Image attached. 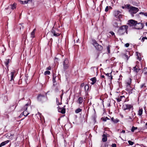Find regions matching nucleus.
<instances>
[{
  "instance_id": "nucleus-1",
  "label": "nucleus",
  "mask_w": 147,
  "mask_h": 147,
  "mask_svg": "<svg viewBox=\"0 0 147 147\" xmlns=\"http://www.w3.org/2000/svg\"><path fill=\"white\" fill-rule=\"evenodd\" d=\"M128 28V26L127 25H124L121 26L118 31V34L119 35H122L125 32L127 34V29Z\"/></svg>"
},
{
  "instance_id": "nucleus-2",
  "label": "nucleus",
  "mask_w": 147,
  "mask_h": 147,
  "mask_svg": "<svg viewBox=\"0 0 147 147\" xmlns=\"http://www.w3.org/2000/svg\"><path fill=\"white\" fill-rule=\"evenodd\" d=\"M50 32L53 34V36L56 37H58L61 34L60 31L57 29L54 28V27H53Z\"/></svg>"
},
{
  "instance_id": "nucleus-3",
  "label": "nucleus",
  "mask_w": 147,
  "mask_h": 147,
  "mask_svg": "<svg viewBox=\"0 0 147 147\" xmlns=\"http://www.w3.org/2000/svg\"><path fill=\"white\" fill-rule=\"evenodd\" d=\"M139 11V9L138 8L133 6H130L129 10V11L131 16H134V15L136 14Z\"/></svg>"
},
{
  "instance_id": "nucleus-4",
  "label": "nucleus",
  "mask_w": 147,
  "mask_h": 147,
  "mask_svg": "<svg viewBox=\"0 0 147 147\" xmlns=\"http://www.w3.org/2000/svg\"><path fill=\"white\" fill-rule=\"evenodd\" d=\"M131 80V79H130ZM131 80H130V82H127V83L126 88V90L127 91L128 93L131 94L133 93V88H131L130 86V84L131 83Z\"/></svg>"
},
{
  "instance_id": "nucleus-5",
  "label": "nucleus",
  "mask_w": 147,
  "mask_h": 147,
  "mask_svg": "<svg viewBox=\"0 0 147 147\" xmlns=\"http://www.w3.org/2000/svg\"><path fill=\"white\" fill-rule=\"evenodd\" d=\"M121 11L118 10H115L113 12V14L116 17H118L119 19L121 18L122 16V15L121 14Z\"/></svg>"
},
{
  "instance_id": "nucleus-6",
  "label": "nucleus",
  "mask_w": 147,
  "mask_h": 147,
  "mask_svg": "<svg viewBox=\"0 0 147 147\" xmlns=\"http://www.w3.org/2000/svg\"><path fill=\"white\" fill-rule=\"evenodd\" d=\"M69 66V64L68 60L67 58H66L63 63V68L65 69H66L68 68Z\"/></svg>"
},
{
  "instance_id": "nucleus-7",
  "label": "nucleus",
  "mask_w": 147,
  "mask_h": 147,
  "mask_svg": "<svg viewBox=\"0 0 147 147\" xmlns=\"http://www.w3.org/2000/svg\"><path fill=\"white\" fill-rule=\"evenodd\" d=\"M137 24V21L133 20H130L128 21V24L130 26H135Z\"/></svg>"
},
{
  "instance_id": "nucleus-8",
  "label": "nucleus",
  "mask_w": 147,
  "mask_h": 147,
  "mask_svg": "<svg viewBox=\"0 0 147 147\" xmlns=\"http://www.w3.org/2000/svg\"><path fill=\"white\" fill-rule=\"evenodd\" d=\"M135 28L137 29H141L144 27V25L142 23L137 22V24L135 26Z\"/></svg>"
},
{
  "instance_id": "nucleus-9",
  "label": "nucleus",
  "mask_w": 147,
  "mask_h": 147,
  "mask_svg": "<svg viewBox=\"0 0 147 147\" xmlns=\"http://www.w3.org/2000/svg\"><path fill=\"white\" fill-rule=\"evenodd\" d=\"M133 106L131 105L126 104L123 106V109L124 110H130Z\"/></svg>"
},
{
  "instance_id": "nucleus-10",
  "label": "nucleus",
  "mask_w": 147,
  "mask_h": 147,
  "mask_svg": "<svg viewBox=\"0 0 147 147\" xmlns=\"http://www.w3.org/2000/svg\"><path fill=\"white\" fill-rule=\"evenodd\" d=\"M109 135L108 134H104L102 136V140L103 142H105L107 140V137Z\"/></svg>"
},
{
  "instance_id": "nucleus-11",
  "label": "nucleus",
  "mask_w": 147,
  "mask_h": 147,
  "mask_svg": "<svg viewBox=\"0 0 147 147\" xmlns=\"http://www.w3.org/2000/svg\"><path fill=\"white\" fill-rule=\"evenodd\" d=\"M15 74V70H13L12 72L11 73V81L13 80L14 78L16 75Z\"/></svg>"
},
{
  "instance_id": "nucleus-12",
  "label": "nucleus",
  "mask_w": 147,
  "mask_h": 147,
  "mask_svg": "<svg viewBox=\"0 0 147 147\" xmlns=\"http://www.w3.org/2000/svg\"><path fill=\"white\" fill-rule=\"evenodd\" d=\"M58 111L59 112H60L62 114H64L65 113V108H60L59 107H58Z\"/></svg>"
},
{
  "instance_id": "nucleus-13",
  "label": "nucleus",
  "mask_w": 147,
  "mask_h": 147,
  "mask_svg": "<svg viewBox=\"0 0 147 147\" xmlns=\"http://www.w3.org/2000/svg\"><path fill=\"white\" fill-rule=\"evenodd\" d=\"M123 98H125L124 96H120L119 97H118V98H116V99L117 100V102H119Z\"/></svg>"
},
{
  "instance_id": "nucleus-14",
  "label": "nucleus",
  "mask_w": 147,
  "mask_h": 147,
  "mask_svg": "<svg viewBox=\"0 0 147 147\" xmlns=\"http://www.w3.org/2000/svg\"><path fill=\"white\" fill-rule=\"evenodd\" d=\"M83 101V99L82 97H80L77 100V102L79 104L82 103Z\"/></svg>"
},
{
  "instance_id": "nucleus-15",
  "label": "nucleus",
  "mask_w": 147,
  "mask_h": 147,
  "mask_svg": "<svg viewBox=\"0 0 147 147\" xmlns=\"http://www.w3.org/2000/svg\"><path fill=\"white\" fill-rule=\"evenodd\" d=\"M90 80L92 82L91 83V84L92 85L94 84L96 82V79L95 77L91 78Z\"/></svg>"
},
{
  "instance_id": "nucleus-16",
  "label": "nucleus",
  "mask_w": 147,
  "mask_h": 147,
  "mask_svg": "<svg viewBox=\"0 0 147 147\" xmlns=\"http://www.w3.org/2000/svg\"><path fill=\"white\" fill-rule=\"evenodd\" d=\"M9 142V141L8 140L5 141L4 142H3L0 144V147H1L2 146L5 145L6 144L8 143Z\"/></svg>"
},
{
  "instance_id": "nucleus-17",
  "label": "nucleus",
  "mask_w": 147,
  "mask_h": 147,
  "mask_svg": "<svg viewBox=\"0 0 147 147\" xmlns=\"http://www.w3.org/2000/svg\"><path fill=\"white\" fill-rule=\"evenodd\" d=\"M10 8H11L12 9H14L16 8V4L14 3L13 4L10 5Z\"/></svg>"
},
{
  "instance_id": "nucleus-18",
  "label": "nucleus",
  "mask_w": 147,
  "mask_h": 147,
  "mask_svg": "<svg viewBox=\"0 0 147 147\" xmlns=\"http://www.w3.org/2000/svg\"><path fill=\"white\" fill-rule=\"evenodd\" d=\"M9 61L10 59H7L5 61V64L7 67H8V64L9 62Z\"/></svg>"
},
{
  "instance_id": "nucleus-19",
  "label": "nucleus",
  "mask_w": 147,
  "mask_h": 147,
  "mask_svg": "<svg viewBox=\"0 0 147 147\" xmlns=\"http://www.w3.org/2000/svg\"><path fill=\"white\" fill-rule=\"evenodd\" d=\"M129 53V52L127 51L125 54V57L127 60L129 59V57L130 56Z\"/></svg>"
},
{
  "instance_id": "nucleus-20",
  "label": "nucleus",
  "mask_w": 147,
  "mask_h": 147,
  "mask_svg": "<svg viewBox=\"0 0 147 147\" xmlns=\"http://www.w3.org/2000/svg\"><path fill=\"white\" fill-rule=\"evenodd\" d=\"M84 91L86 92H87L89 89L88 86L87 84L85 85L84 87Z\"/></svg>"
},
{
  "instance_id": "nucleus-21",
  "label": "nucleus",
  "mask_w": 147,
  "mask_h": 147,
  "mask_svg": "<svg viewBox=\"0 0 147 147\" xmlns=\"http://www.w3.org/2000/svg\"><path fill=\"white\" fill-rule=\"evenodd\" d=\"M134 71L136 72H138L140 70V69L138 67V66L136 65L134 67Z\"/></svg>"
},
{
  "instance_id": "nucleus-22",
  "label": "nucleus",
  "mask_w": 147,
  "mask_h": 147,
  "mask_svg": "<svg viewBox=\"0 0 147 147\" xmlns=\"http://www.w3.org/2000/svg\"><path fill=\"white\" fill-rule=\"evenodd\" d=\"M111 120L115 123H117V122H119V120H118L117 119H114L113 117H112L111 118Z\"/></svg>"
},
{
  "instance_id": "nucleus-23",
  "label": "nucleus",
  "mask_w": 147,
  "mask_h": 147,
  "mask_svg": "<svg viewBox=\"0 0 147 147\" xmlns=\"http://www.w3.org/2000/svg\"><path fill=\"white\" fill-rule=\"evenodd\" d=\"M96 48L98 50L100 51L102 50V49L103 47H102L100 45H98L97 47Z\"/></svg>"
},
{
  "instance_id": "nucleus-24",
  "label": "nucleus",
  "mask_w": 147,
  "mask_h": 147,
  "mask_svg": "<svg viewBox=\"0 0 147 147\" xmlns=\"http://www.w3.org/2000/svg\"><path fill=\"white\" fill-rule=\"evenodd\" d=\"M35 30L36 29H34L33 31H32V32L31 33V37H32V38H33L35 37L34 34L35 32Z\"/></svg>"
},
{
  "instance_id": "nucleus-25",
  "label": "nucleus",
  "mask_w": 147,
  "mask_h": 147,
  "mask_svg": "<svg viewBox=\"0 0 147 147\" xmlns=\"http://www.w3.org/2000/svg\"><path fill=\"white\" fill-rule=\"evenodd\" d=\"M44 96L42 95H39L37 98H38V100H39V101H40L41 100V99L44 98Z\"/></svg>"
},
{
  "instance_id": "nucleus-26",
  "label": "nucleus",
  "mask_w": 147,
  "mask_h": 147,
  "mask_svg": "<svg viewBox=\"0 0 147 147\" xmlns=\"http://www.w3.org/2000/svg\"><path fill=\"white\" fill-rule=\"evenodd\" d=\"M143 109H140L138 111V115L141 116L142 114Z\"/></svg>"
},
{
  "instance_id": "nucleus-27",
  "label": "nucleus",
  "mask_w": 147,
  "mask_h": 147,
  "mask_svg": "<svg viewBox=\"0 0 147 147\" xmlns=\"http://www.w3.org/2000/svg\"><path fill=\"white\" fill-rule=\"evenodd\" d=\"M29 114V113L27 112V111H24L22 113V115H24V116L26 117Z\"/></svg>"
},
{
  "instance_id": "nucleus-28",
  "label": "nucleus",
  "mask_w": 147,
  "mask_h": 147,
  "mask_svg": "<svg viewBox=\"0 0 147 147\" xmlns=\"http://www.w3.org/2000/svg\"><path fill=\"white\" fill-rule=\"evenodd\" d=\"M28 105V104H26L25 105L24 107L22 108V110H24V111H27V107Z\"/></svg>"
},
{
  "instance_id": "nucleus-29",
  "label": "nucleus",
  "mask_w": 147,
  "mask_h": 147,
  "mask_svg": "<svg viewBox=\"0 0 147 147\" xmlns=\"http://www.w3.org/2000/svg\"><path fill=\"white\" fill-rule=\"evenodd\" d=\"M92 44L94 46L95 48H96V47H97L98 45L96 42L95 40L93 41Z\"/></svg>"
},
{
  "instance_id": "nucleus-30",
  "label": "nucleus",
  "mask_w": 147,
  "mask_h": 147,
  "mask_svg": "<svg viewBox=\"0 0 147 147\" xmlns=\"http://www.w3.org/2000/svg\"><path fill=\"white\" fill-rule=\"evenodd\" d=\"M29 1H28V0H27V1L24 0V1H20V2L21 4H25L27 3Z\"/></svg>"
},
{
  "instance_id": "nucleus-31",
  "label": "nucleus",
  "mask_w": 147,
  "mask_h": 147,
  "mask_svg": "<svg viewBox=\"0 0 147 147\" xmlns=\"http://www.w3.org/2000/svg\"><path fill=\"white\" fill-rule=\"evenodd\" d=\"M110 47L111 46L109 45L107 47V50L109 54L110 53Z\"/></svg>"
},
{
  "instance_id": "nucleus-32",
  "label": "nucleus",
  "mask_w": 147,
  "mask_h": 147,
  "mask_svg": "<svg viewBox=\"0 0 147 147\" xmlns=\"http://www.w3.org/2000/svg\"><path fill=\"white\" fill-rule=\"evenodd\" d=\"M105 75L108 76L109 77H110L111 79V80L112 79V77L111 76V73H107L105 74Z\"/></svg>"
},
{
  "instance_id": "nucleus-33",
  "label": "nucleus",
  "mask_w": 147,
  "mask_h": 147,
  "mask_svg": "<svg viewBox=\"0 0 147 147\" xmlns=\"http://www.w3.org/2000/svg\"><path fill=\"white\" fill-rule=\"evenodd\" d=\"M82 110L80 108H78L76 110L75 112L76 113H78L81 112Z\"/></svg>"
},
{
  "instance_id": "nucleus-34",
  "label": "nucleus",
  "mask_w": 147,
  "mask_h": 147,
  "mask_svg": "<svg viewBox=\"0 0 147 147\" xmlns=\"http://www.w3.org/2000/svg\"><path fill=\"white\" fill-rule=\"evenodd\" d=\"M137 129V127H134V126H133L131 129V131L132 132L134 131V130H136Z\"/></svg>"
},
{
  "instance_id": "nucleus-35",
  "label": "nucleus",
  "mask_w": 147,
  "mask_h": 147,
  "mask_svg": "<svg viewBox=\"0 0 147 147\" xmlns=\"http://www.w3.org/2000/svg\"><path fill=\"white\" fill-rule=\"evenodd\" d=\"M50 74V72L49 71H45L44 73V74L45 75H49Z\"/></svg>"
},
{
  "instance_id": "nucleus-36",
  "label": "nucleus",
  "mask_w": 147,
  "mask_h": 147,
  "mask_svg": "<svg viewBox=\"0 0 147 147\" xmlns=\"http://www.w3.org/2000/svg\"><path fill=\"white\" fill-rule=\"evenodd\" d=\"M118 22H115L113 24V26L115 27H117L118 26Z\"/></svg>"
},
{
  "instance_id": "nucleus-37",
  "label": "nucleus",
  "mask_w": 147,
  "mask_h": 147,
  "mask_svg": "<svg viewBox=\"0 0 147 147\" xmlns=\"http://www.w3.org/2000/svg\"><path fill=\"white\" fill-rule=\"evenodd\" d=\"M56 100L57 103L58 105H60L61 104V103H60L59 102V99L58 98H56Z\"/></svg>"
},
{
  "instance_id": "nucleus-38",
  "label": "nucleus",
  "mask_w": 147,
  "mask_h": 147,
  "mask_svg": "<svg viewBox=\"0 0 147 147\" xmlns=\"http://www.w3.org/2000/svg\"><path fill=\"white\" fill-rule=\"evenodd\" d=\"M139 14H142L143 15H144V16L147 17V13L146 12V13H144V12H140Z\"/></svg>"
},
{
  "instance_id": "nucleus-39",
  "label": "nucleus",
  "mask_w": 147,
  "mask_h": 147,
  "mask_svg": "<svg viewBox=\"0 0 147 147\" xmlns=\"http://www.w3.org/2000/svg\"><path fill=\"white\" fill-rule=\"evenodd\" d=\"M109 119L107 117L103 118L102 120L104 121H106L107 120H109Z\"/></svg>"
},
{
  "instance_id": "nucleus-40",
  "label": "nucleus",
  "mask_w": 147,
  "mask_h": 147,
  "mask_svg": "<svg viewBox=\"0 0 147 147\" xmlns=\"http://www.w3.org/2000/svg\"><path fill=\"white\" fill-rule=\"evenodd\" d=\"M128 142L129 143V145H133L134 144V143L133 142H132L130 140H129L128 141Z\"/></svg>"
},
{
  "instance_id": "nucleus-41",
  "label": "nucleus",
  "mask_w": 147,
  "mask_h": 147,
  "mask_svg": "<svg viewBox=\"0 0 147 147\" xmlns=\"http://www.w3.org/2000/svg\"><path fill=\"white\" fill-rule=\"evenodd\" d=\"M85 86V85L84 83H82V84H81L80 85V89H81V88H82L84 86V87Z\"/></svg>"
},
{
  "instance_id": "nucleus-42",
  "label": "nucleus",
  "mask_w": 147,
  "mask_h": 147,
  "mask_svg": "<svg viewBox=\"0 0 147 147\" xmlns=\"http://www.w3.org/2000/svg\"><path fill=\"white\" fill-rule=\"evenodd\" d=\"M109 10V7L108 6H107L106 7L105 9V12H107Z\"/></svg>"
},
{
  "instance_id": "nucleus-43",
  "label": "nucleus",
  "mask_w": 147,
  "mask_h": 147,
  "mask_svg": "<svg viewBox=\"0 0 147 147\" xmlns=\"http://www.w3.org/2000/svg\"><path fill=\"white\" fill-rule=\"evenodd\" d=\"M145 84H143L142 85H141L140 86V88H145V87H146L145 86Z\"/></svg>"
},
{
  "instance_id": "nucleus-44",
  "label": "nucleus",
  "mask_w": 147,
  "mask_h": 147,
  "mask_svg": "<svg viewBox=\"0 0 147 147\" xmlns=\"http://www.w3.org/2000/svg\"><path fill=\"white\" fill-rule=\"evenodd\" d=\"M109 33L110 34H111L112 36L114 35L115 36V33H114V32H113L110 31L109 32Z\"/></svg>"
},
{
  "instance_id": "nucleus-45",
  "label": "nucleus",
  "mask_w": 147,
  "mask_h": 147,
  "mask_svg": "<svg viewBox=\"0 0 147 147\" xmlns=\"http://www.w3.org/2000/svg\"><path fill=\"white\" fill-rule=\"evenodd\" d=\"M144 71H146L145 72H144V74H147V69L144 68Z\"/></svg>"
},
{
  "instance_id": "nucleus-46",
  "label": "nucleus",
  "mask_w": 147,
  "mask_h": 147,
  "mask_svg": "<svg viewBox=\"0 0 147 147\" xmlns=\"http://www.w3.org/2000/svg\"><path fill=\"white\" fill-rule=\"evenodd\" d=\"M129 45V44L128 43H127L125 44V46L126 47H128Z\"/></svg>"
},
{
  "instance_id": "nucleus-47",
  "label": "nucleus",
  "mask_w": 147,
  "mask_h": 147,
  "mask_svg": "<svg viewBox=\"0 0 147 147\" xmlns=\"http://www.w3.org/2000/svg\"><path fill=\"white\" fill-rule=\"evenodd\" d=\"M116 145L115 144H113L112 145V147H116Z\"/></svg>"
},
{
  "instance_id": "nucleus-48",
  "label": "nucleus",
  "mask_w": 147,
  "mask_h": 147,
  "mask_svg": "<svg viewBox=\"0 0 147 147\" xmlns=\"http://www.w3.org/2000/svg\"><path fill=\"white\" fill-rule=\"evenodd\" d=\"M137 59L139 61H140L141 60V58L138 55H137Z\"/></svg>"
},
{
  "instance_id": "nucleus-49",
  "label": "nucleus",
  "mask_w": 147,
  "mask_h": 147,
  "mask_svg": "<svg viewBox=\"0 0 147 147\" xmlns=\"http://www.w3.org/2000/svg\"><path fill=\"white\" fill-rule=\"evenodd\" d=\"M51 69V67L50 66H49L47 68V69L50 70Z\"/></svg>"
},
{
  "instance_id": "nucleus-50",
  "label": "nucleus",
  "mask_w": 147,
  "mask_h": 147,
  "mask_svg": "<svg viewBox=\"0 0 147 147\" xmlns=\"http://www.w3.org/2000/svg\"><path fill=\"white\" fill-rule=\"evenodd\" d=\"M58 88L57 87L55 89V91L57 92L58 90Z\"/></svg>"
},
{
  "instance_id": "nucleus-51",
  "label": "nucleus",
  "mask_w": 147,
  "mask_h": 147,
  "mask_svg": "<svg viewBox=\"0 0 147 147\" xmlns=\"http://www.w3.org/2000/svg\"><path fill=\"white\" fill-rule=\"evenodd\" d=\"M144 39L145 38H144V37H143L142 38L141 41H142V42H143L144 40Z\"/></svg>"
},
{
  "instance_id": "nucleus-52",
  "label": "nucleus",
  "mask_w": 147,
  "mask_h": 147,
  "mask_svg": "<svg viewBox=\"0 0 147 147\" xmlns=\"http://www.w3.org/2000/svg\"><path fill=\"white\" fill-rule=\"evenodd\" d=\"M53 81L54 84L56 82L55 79H54H54H53Z\"/></svg>"
},
{
  "instance_id": "nucleus-53",
  "label": "nucleus",
  "mask_w": 147,
  "mask_h": 147,
  "mask_svg": "<svg viewBox=\"0 0 147 147\" xmlns=\"http://www.w3.org/2000/svg\"><path fill=\"white\" fill-rule=\"evenodd\" d=\"M63 95V93H62V94L60 95V97H61V99L62 100V96Z\"/></svg>"
},
{
  "instance_id": "nucleus-54",
  "label": "nucleus",
  "mask_w": 147,
  "mask_h": 147,
  "mask_svg": "<svg viewBox=\"0 0 147 147\" xmlns=\"http://www.w3.org/2000/svg\"><path fill=\"white\" fill-rule=\"evenodd\" d=\"M125 130H122V131L121 132V133H125Z\"/></svg>"
},
{
  "instance_id": "nucleus-55",
  "label": "nucleus",
  "mask_w": 147,
  "mask_h": 147,
  "mask_svg": "<svg viewBox=\"0 0 147 147\" xmlns=\"http://www.w3.org/2000/svg\"><path fill=\"white\" fill-rule=\"evenodd\" d=\"M56 78V76H53V79H54H54H55Z\"/></svg>"
},
{
  "instance_id": "nucleus-56",
  "label": "nucleus",
  "mask_w": 147,
  "mask_h": 147,
  "mask_svg": "<svg viewBox=\"0 0 147 147\" xmlns=\"http://www.w3.org/2000/svg\"><path fill=\"white\" fill-rule=\"evenodd\" d=\"M101 78H105V76L104 75H102L101 76Z\"/></svg>"
},
{
  "instance_id": "nucleus-57",
  "label": "nucleus",
  "mask_w": 147,
  "mask_h": 147,
  "mask_svg": "<svg viewBox=\"0 0 147 147\" xmlns=\"http://www.w3.org/2000/svg\"><path fill=\"white\" fill-rule=\"evenodd\" d=\"M9 7H7V8H5V9H6H6H9Z\"/></svg>"
},
{
  "instance_id": "nucleus-58",
  "label": "nucleus",
  "mask_w": 147,
  "mask_h": 147,
  "mask_svg": "<svg viewBox=\"0 0 147 147\" xmlns=\"http://www.w3.org/2000/svg\"><path fill=\"white\" fill-rule=\"evenodd\" d=\"M130 5H127V7H129Z\"/></svg>"
},
{
  "instance_id": "nucleus-59",
  "label": "nucleus",
  "mask_w": 147,
  "mask_h": 147,
  "mask_svg": "<svg viewBox=\"0 0 147 147\" xmlns=\"http://www.w3.org/2000/svg\"><path fill=\"white\" fill-rule=\"evenodd\" d=\"M120 22H121V21H120V19H119V21H117V22H119V23H120Z\"/></svg>"
},
{
  "instance_id": "nucleus-60",
  "label": "nucleus",
  "mask_w": 147,
  "mask_h": 147,
  "mask_svg": "<svg viewBox=\"0 0 147 147\" xmlns=\"http://www.w3.org/2000/svg\"><path fill=\"white\" fill-rule=\"evenodd\" d=\"M145 86L146 87H145L144 88V89H146V86Z\"/></svg>"
},
{
  "instance_id": "nucleus-61",
  "label": "nucleus",
  "mask_w": 147,
  "mask_h": 147,
  "mask_svg": "<svg viewBox=\"0 0 147 147\" xmlns=\"http://www.w3.org/2000/svg\"><path fill=\"white\" fill-rule=\"evenodd\" d=\"M144 38H145V39H147V38L146 37H144Z\"/></svg>"
},
{
  "instance_id": "nucleus-62",
  "label": "nucleus",
  "mask_w": 147,
  "mask_h": 147,
  "mask_svg": "<svg viewBox=\"0 0 147 147\" xmlns=\"http://www.w3.org/2000/svg\"><path fill=\"white\" fill-rule=\"evenodd\" d=\"M122 8L123 9H124V6H123L122 7Z\"/></svg>"
},
{
  "instance_id": "nucleus-63",
  "label": "nucleus",
  "mask_w": 147,
  "mask_h": 147,
  "mask_svg": "<svg viewBox=\"0 0 147 147\" xmlns=\"http://www.w3.org/2000/svg\"><path fill=\"white\" fill-rule=\"evenodd\" d=\"M146 26H147V22H146Z\"/></svg>"
},
{
  "instance_id": "nucleus-64",
  "label": "nucleus",
  "mask_w": 147,
  "mask_h": 147,
  "mask_svg": "<svg viewBox=\"0 0 147 147\" xmlns=\"http://www.w3.org/2000/svg\"><path fill=\"white\" fill-rule=\"evenodd\" d=\"M145 125H147V122L146 123Z\"/></svg>"
}]
</instances>
